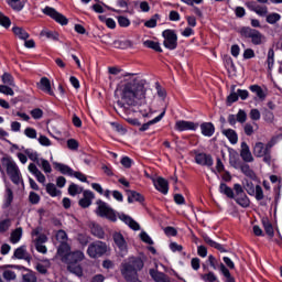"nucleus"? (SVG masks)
<instances>
[{"mask_svg": "<svg viewBox=\"0 0 282 282\" xmlns=\"http://www.w3.org/2000/svg\"><path fill=\"white\" fill-rule=\"evenodd\" d=\"M123 82L119 84L115 94L120 97L117 105L121 109L128 107H142L147 105V87L135 77V74H126Z\"/></svg>", "mask_w": 282, "mask_h": 282, "instance_id": "nucleus-1", "label": "nucleus"}, {"mask_svg": "<svg viewBox=\"0 0 282 282\" xmlns=\"http://www.w3.org/2000/svg\"><path fill=\"white\" fill-rule=\"evenodd\" d=\"M24 153L29 158V160H31V162H35V163H30L28 166L31 175H33L40 184H45L46 182L45 175H50V173H52V164H50V161L41 158V154L33 149H25ZM39 167L45 174H43V172H41Z\"/></svg>", "mask_w": 282, "mask_h": 282, "instance_id": "nucleus-2", "label": "nucleus"}, {"mask_svg": "<svg viewBox=\"0 0 282 282\" xmlns=\"http://www.w3.org/2000/svg\"><path fill=\"white\" fill-rule=\"evenodd\" d=\"M62 261L67 264L68 272L75 274L76 276H83V267H80V261L85 259V252L80 250L76 251H64L59 253Z\"/></svg>", "mask_w": 282, "mask_h": 282, "instance_id": "nucleus-3", "label": "nucleus"}, {"mask_svg": "<svg viewBox=\"0 0 282 282\" xmlns=\"http://www.w3.org/2000/svg\"><path fill=\"white\" fill-rule=\"evenodd\" d=\"M2 162L7 169V174L9 175L11 182L19 186L20 188H25V184L23 183V177H21V170H19V165L14 161H10L6 158L2 159Z\"/></svg>", "mask_w": 282, "mask_h": 282, "instance_id": "nucleus-4", "label": "nucleus"}, {"mask_svg": "<svg viewBox=\"0 0 282 282\" xmlns=\"http://www.w3.org/2000/svg\"><path fill=\"white\" fill-rule=\"evenodd\" d=\"M96 204H97L96 215H98V217H105L110 221H118V215H116V210H113V208H111L109 204L100 199H98Z\"/></svg>", "mask_w": 282, "mask_h": 282, "instance_id": "nucleus-5", "label": "nucleus"}, {"mask_svg": "<svg viewBox=\"0 0 282 282\" xmlns=\"http://www.w3.org/2000/svg\"><path fill=\"white\" fill-rule=\"evenodd\" d=\"M240 34L241 36H245V39H250L253 45H262V43H265V35L260 33L257 29L243 26L240 30Z\"/></svg>", "mask_w": 282, "mask_h": 282, "instance_id": "nucleus-6", "label": "nucleus"}, {"mask_svg": "<svg viewBox=\"0 0 282 282\" xmlns=\"http://www.w3.org/2000/svg\"><path fill=\"white\" fill-rule=\"evenodd\" d=\"M107 242L97 240L91 242L87 248V254L90 259H100L104 254H107Z\"/></svg>", "mask_w": 282, "mask_h": 282, "instance_id": "nucleus-7", "label": "nucleus"}, {"mask_svg": "<svg viewBox=\"0 0 282 282\" xmlns=\"http://www.w3.org/2000/svg\"><path fill=\"white\" fill-rule=\"evenodd\" d=\"M271 149V143L263 144V142H257L253 147V155H256V158H263V162L270 165L272 162V156L270 155Z\"/></svg>", "mask_w": 282, "mask_h": 282, "instance_id": "nucleus-8", "label": "nucleus"}, {"mask_svg": "<svg viewBox=\"0 0 282 282\" xmlns=\"http://www.w3.org/2000/svg\"><path fill=\"white\" fill-rule=\"evenodd\" d=\"M234 191L236 193V203L238 206H241V208H250V198L248 195H246L243 186H241L239 183H236L234 185Z\"/></svg>", "mask_w": 282, "mask_h": 282, "instance_id": "nucleus-9", "label": "nucleus"}, {"mask_svg": "<svg viewBox=\"0 0 282 282\" xmlns=\"http://www.w3.org/2000/svg\"><path fill=\"white\" fill-rule=\"evenodd\" d=\"M43 14H46V17H50L53 19V21H56V23H59V25H67L69 23V20L67 17L63 15L61 12L56 11V9L52 7H45L43 9Z\"/></svg>", "mask_w": 282, "mask_h": 282, "instance_id": "nucleus-10", "label": "nucleus"}, {"mask_svg": "<svg viewBox=\"0 0 282 282\" xmlns=\"http://www.w3.org/2000/svg\"><path fill=\"white\" fill-rule=\"evenodd\" d=\"M163 45L166 50H177V34L173 30H165L162 33Z\"/></svg>", "mask_w": 282, "mask_h": 282, "instance_id": "nucleus-11", "label": "nucleus"}, {"mask_svg": "<svg viewBox=\"0 0 282 282\" xmlns=\"http://www.w3.org/2000/svg\"><path fill=\"white\" fill-rule=\"evenodd\" d=\"M56 239L59 241L61 246L57 250L58 254H63L64 252H69L72 250V247L67 245V232L65 230L61 229L56 232Z\"/></svg>", "mask_w": 282, "mask_h": 282, "instance_id": "nucleus-12", "label": "nucleus"}, {"mask_svg": "<svg viewBox=\"0 0 282 282\" xmlns=\"http://www.w3.org/2000/svg\"><path fill=\"white\" fill-rule=\"evenodd\" d=\"M175 131L184 132V131H195L199 129V123H195L193 121L186 120H177L174 126Z\"/></svg>", "mask_w": 282, "mask_h": 282, "instance_id": "nucleus-13", "label": "nucleus"}, {"mask_svg": "<svg viewBox=\"0 0 282 282\" xmlns=\"http://www.w3.org/2000/svg\"><path fill=\"white\" fill-rule=\"evenodd\" d=\"M112 239L119 249L121 257H124V254H127V240L124 239V236H122L120 232H115L112 235Z\"/></svg>", "mask_w": 282, "mask_h": 282, "instance_id": "nucleus-14", "label": "nucleus"}, {"mask_svg": "<svg viewBox=\"0 0 282 282\" xmlns=\"http://www.w3.org/2000/svg\"><path fill=\"white\" fill-rule=\"evenodd\" d=\"M96 195L90 189H86L83 192V198L79 199L78 204L80 208H89L91 206Z\"/></svg>", "mask_w": 282, "mask_h": 282, "instance_id": "nucleus-15", "label": "nucleus"}, {"mask_svg": "<svg viewBox=\"0 0 282 282\" xmlns=\"http://www.w3.org/2000/svg\"><path fill=\"white\" fill-rule=\"evenodd\" d=\"M195 162L199 166H213L214 164L213 156L207 153H197L195 155Z\"/></svg>", "mask_w": 282, "mask_h": 282, "instance_id": "nucleus-16", "label": "nucleus"}, {"mask_svg": "<svg viewBox=\"0 0 282 282\" xmlns=\"http://www.w3.org/2000/svg\"><path fill=\"white\" fill-rule=\"evenodd\" d=\"M153 185L159 193H162V195H169V181L164 177H158L156 180H153Z\"/></svg>", "mask_w": 282, "mask_h": 282, "instance_id": "nucleus-17", "label": "nucleus"}, {"mask_svg": "<svg viewBox=\"0 0 282 282\" xmlns=\"http://www.w3.org/2000/svg\"><path fill=\"white\" fill-rule=\"evenodd\" d=\"M118 217L121 221H123V224L129 226V228H131V230H140V224H138V221L133 220V218H131V216L121 213V214H118Z\"/></svg>", "mask_w": 282, "mask_h": 282, "instance_id": "nucleus-18", "label": "nucleus"}, {"mask_svg": "<svg viewBox=\"0 0 282 282\" xmlns=\"http://www.w3.org/2000/svg\"><path fill=\"white\" fill-rule=\"evenodd\" d=\"M240 158L243 160V162H254L252 152H250V147L245 141L241 143Z\"/></svg>", "mask_w": 282, "mask_h": 282, "instance_id": "nucleus-19", "label": "nucleus"}, {"mask_svg": "<svg viewBox=\"0 0 282 282\" xmlns=\"http://www.w3.org/2000/svg\"><path fill=\"white\" fill-rule=\"evenodd\" d=\"M39 89L44 91V94H48V96H54V90H52V83L47 77H42L40 83L37 84Z\"/></svg>", "mask_w": 282, "mask_h": 282, "instance_id": "nucleus-20", "label": "nucleus"}, {"mask_svg": "<svg viewBox=\"0 0 282 282\" xmlns=\"http://www.w3.org/2000/svg\"><path fill=\"white\" fill-rule=\"evenodd\" d=\"M149 274L155 282H171V278L158 269H150Z\"/></svg>", "mask_w": 282, "mask_h": 282, "instance_id": "nucleus-21", "label": "nucleus"}, {"mask_svg": "<svg viewBox=\"0 0 282 282\" xmlns=\"http://www.w3.org/2000/svg\"><path fill=\"white\" fill-rule=\"evenodd\" d=\"M200 133L205 138H213L215 135V124L213 122H203L200 124Z\"/></svg>", "mask_w": 282, "mask_h": 282, "instance_id": "nucleus-22", "label": "nucleus"}, {"mask_svg": "<svg viewBox=\"0 0 282 282\" xmlns=\"http://www.w3.org/2000/svg\"><path fill=\"white\" fill-rule=\"evenodd\" d=\"M13 257L15 259L28 261V263H30V261L32 259V258H30V253H28V249L25 248V246H21V247L17 248L13 253Z\"/></svg>", "mask_w": 282, "mask_h": 282, "instance_id": "nucleus-23", "label": "nucleus"}, {"mask_svg": "<svg viewBox=\"0 0 282 282\" xmlns=\"http://www.w3.org/2000/svg\"><path fill=\"white\" fill-rule=\"evenodd\" d=\"M53 166L56 171H59L62 175H68V177H72V175H74V169L69 167V165L53 162Z\"/></svg>", "mask_w": 282, "mask_h": 282, "instance_id": "nucleus-24", "label": "nucleus"}, {"mask_svg": "<svg viewBox=\"0 0 282 282\" xmlns=\"http://www.w3.org/2000/svg\"><path fill=\"white\" fill-rule=\"evenodd\" d=\"M12 202H14V193L12 192L10 186L8 184H6L3 208H10V206H12Z\"/></svg>", "mask_w": 282, "mask_h": 282, "instance_id": "nucleus-25", "label": "nucleus"}, {"mask_svg": "<svg viewBox=\"0 0 282 282\" xmlns=\"http://www.w3.org/2000/svg\"><path fill=\"white\" fill-rule=\"evenodd\" d=\"M203 239H204L205 243H207V246H210V248H215L216 250H218L220 252H228V250L226 249V247H224V245L210 239L208 237V235L203 236Z\"/></svg>", "mask_w": 282, "mask_h": 282, "instance_id": "nucleus-26", "label": "nucleus"}, {"mask_svg": "<svg viewBox=\"0 0 282 282\" xmlns=\"http://www.w3.org/2000/svg\"><path fill=\"white\" fill-rule=\"evenodd\" d=\"M223 135H226L227 140H229L230 144H237L239 142V135L237 131L232 129H225L223 130Z\"/></svg>", "mask_w": 282, "mask_h": 282, "instance_id": "nucleus-27", "label": "nucleus"}, {"mask_svg": "<svg viewBox=\"0 0 282 282\" xmlns=\"http://www.w3.org/2000/svg\"><path fill=\"white\" fill-rule=\"evenodd\" d=\"M166 111L161 112L159 116H156L154 119L148 121L147 123H143L141 126V128L139 129V131H149L150 127L152 124H158V122H160L162 120V118H164Z\"/></svg>", "mask_w": 282, "mask_h": 282, "instance_id": "nucleus-28", "label": "nucleus"}, {"mask_svg": "<svg viewBox=\"0 0 282 282\" xmlns=\"http://www.w3.org/2000/svg\"><path fill=\"white\" fill-rule=\"evenodd\" d=\"M12 32L18 39L21 41H28L30 39V33L25 31V29L20 26H13Z\"/></svg>", "mask_w": 282, "mask_h": 282, "instance_id": "nucleus-29", "label": "nucleus"}, {"mask_svg": "<svg viewBox=\"0 0 282 282\" xmlns=\"http://www.w3.org/2000/svg\"><path fill=\"white\" fill-rule=\"evenodd\" d=\"M43 186H45L46 188V193L51 196V197H61L62 193L61 189H58L56 187V185H54V183H48L45 185V183L43 184Z\"/></svg>", "mask_w": 282, "mask_h": 282, "instance_id": "nucleus-30", "label": "nucleus"}, {"mask_svg": "<svg viewBox=\"0 0 282 282\" xmlns=\"http://www.w3.org/2000/svg\"><path fill=\"white\" fill-rule=\"evenodd\" d=\"M23 237V228L19 227L11 232L10 242L19 243Z\"/></svg>", "mask_w": 282, "mask_h": 282, "instance_id": "nucleus-31", "label": "nucleus"}, {"mask_svg": "<svg viewBox=\"0 0 282 282\" xmlns=\"http://www.w3.org/2000/svg\"><path fill=\"white\" fill-rule=\"evenodd\" d=\"M239 171H241L246 177H249L250 180H257V174L252 169H250V165L243 163Z\"/></svg>", "mask_w": 282, "mask_h": 282, "instance_id": "nucleus-32", "label": "nucleus"}, {"mask_svg": "<svg viewBox=\"0 0 282 282\" xmlns=\"http://www.w3.org/2000/svg\"><path fill=\"white\" fill-rule=\"evenodd\" d=\"M250 91L252 94H256V96L259 98V100H265V91H263V88L259 85H251L249 86Z\"/></svg>", "mask_w": 282, "mask_h": 282, "instance_id": "nucleus-33", "label": "nucleus"}, {"mask_svg": "<svg viewBox=\"0 0 282 282\" xmlns=\"http://www.w3.org/2000/svg\"><path fill=\"white\" fill-rule=\"evenodd\" d=\"M229 164H230V166H232V169H236V171H239L241 169L243 162H241V159H239V155L231 154L229 156Z\"/></svg>", "mask_w": 282, "mask_h": 282, "instance_id": "nucleus-34", "label": "nucleus"}, {"mask_svg": "<svg viewBox=\"0 0 282 282\" xmlns=\"http://www.w3.org/2000/svg\"><path fill=\"white\" fill-rule=\"evenodd\" d=\"M219 192L229 199H235V191H232L226 183H221L219 186Z\"/></svg>", "mask_w": 282, "mask_h": 282, "instance_id": "nucleus-35", "label": "nucleus"}, {"mask_svg": "<svg viewBox=\"0 0 282 282\" xmlns=\"http://www.w3.org/2000/svg\"><path fill=\"white\" fill-rule=\"evenodd\" d=\"M8 6L12 8L15 12H21L23 8H25V3H23L21 0H6Z\"/></svg>", "mask_w": 282, "mask_h": 282, "instance_id": "nucleus-36", "label": "nucleus"}, {"mask_svg": "<svg viewBox=\"0 0 282 282\" xmlns=\"http://www.w3.org/2000/svg\"><path fill=\"white\" fill-rule=\"evenodd\" d=\"M91 235L94 237H97L98 239H105V230H102V227L100 225L94 224L90 228Z\"/></svg>", "mask_w": 282, "mask_h": 282, "instance_id": "nucleus-37", "label": "nucleus"}, {"mask_svg": "<svg viewBox=\"0 0 282 282\" xmlns=\"http://www.w3.org/2000/svg\"><path fill=\"white\" fill-rule=\"evenodd\" d=\"M144 47H148L149 50H154V52L162 53V46H160V42H155L153 40H147L143 42Z\"/></svg>", "mask_w": 282, "mask_h": 282, "instance_id": "nucleus-38", "label": "nucleus"}, {"mask_svg": "<svg viewBox=\"0 0 282 282\" xmlns=\"http://www.w3.org/2000/svg\"><path fill=\"white\" fill-rule=\"evenodd\" d=\"M207 261H208L210 268H213V270H220V272H221V265H226L225 263L219 262V260H217V258H215V256H213V254L208 256Z\"/></svg>", "mask_w": 282, "mask_h": 282, "instance_id": "nucleus-39", "label": "nucleus"}, {"mask_svg": "<svg viewBox=\"0 0 282 282\" xmlns=\"http://www.w3.org/2000/svg\"><path fill=\"white\" fill-rule=\"evenodd\" d=\"M85 191H83V187L78 186L76 183H72L68 186V194L72 197H76V195H80V193H84Z\"/></svg>", "mask_w": 282, "mask_h": 282, "instance_id": "nucleus-40", "label": "nucleus"}, {"mask_svg": "<svg viewBox=\"0 0 282 282\" xmlns=\"http://www.w3.org/2000/svg\"><path fill=\"white\" fill-rule=\"evenodd\" d=\"M262 225L265 230V234L269 237H274V227H272V224L270 223V220L268 218L262 219Z\"/></svg>", "mask_w": 282, "mask_h": 282, "instance_id": "nucleus-41", "label": "nucleus"}, {"mask_svg": "<svg viewBox=\"0 0 282 282\" xmlns=\"http://www.w3.org/2000/svg\"><path fill=\"white\" fill-rule=\"evenodd\" d=\"M41 36H45L46 39H50V41H58V32L56 31H47L43 30L41 32Z\"/></svg>", "mask_w": 282, "mask_h": 282, "instance_id": "nucleus-42", "label": "nucleus"}, {"mask_svg": "<svg viewBox=\"0 0 282 282\" xmlns=\"http://www.w3.org/2000/svg\"><path fill=\"white\" fill-rule=\"evenodd\" d=\"M267 65L269 72H272V69L274 68V50L272 48L268 51Z\"/></svg>", "mask_w": 282, "mask_h": 282, "instance_id": "nucleus-43", "label": "nucleus"}, {"mask_svg": "<svg viewBox=\"0 0 282 282\" xmlns=\"http://www.w3.org/2000/svg\"><path fill=\"white\" fill-rule=\"evenodd\" d=\"M245 191L248 193V195L253 196L254 195V191L257 189V187H254V183H252L251 181L246 180L243 182V187Z\"/></svg>", "mask_w": 282, "mask_h": 282, "instance_id": "nucleus-44", "label": "nucleus"}, {"mask_svg": "<svg viewBox=\"0 0 282 282\" xmlns=\"http://www.w3.org/2000/svg\"><path fill=\"white\" fill-rule=\"evenodd\" d=\"M0 25L8 30L10 25H12V21L8 15L3 14V12H0Z\"/></svg>", "mask_w": 282, "mask_h": 282, "instance_id": "nucleus-45", "label": "nucleus"}, {"mask_svg": "<svg viewBox=\"0 0 282 282\" xmlns=\"http://www.w3.org/2000/svg\"><path fill=\"white\" fill-rule=\"evenodd\" d=\"M221 274L225 276L224 282H236L235 278L230 274V270L226 265H221Z\"/></svg>", "mask_w": 282, "mask_h": 282, "instance_id": "nucleus-46", "label": "nucleus"}, {"mask_svg": "<svg viewBox=\"0 0 282 282\" xmlns=\"http://www.w3.org/2000/svg\"><path fill=\"white\" fill-rule=\"evenodd\" d=\"M267 23H269L270 25H274V23H276L278 21H281V14L279 13H270L267 14Z\"/></svg>", "mask_w": 282, "mask_h": 282, "instance_id": "nucleus-47", "label": "nucleus"}, {"mask_svg": "<svg viewBox=\"0 0 282 282\" xmlns=\"http://www.w3.org/2000/svg\"><path fill=\"white\" fill-rule=\"evenodd\" d=\"M24 135H25L26 138H29L30 140H36V138H37L39 134H37V132H36V129L28 127V128H25V130H24Z\"/></svg>", "mask_w": 282, "mask_h": 282, "instance_id": "nucleus-48", "label": "nucleus"}, {"mask_svg": "<svg viewBox=\"0 0 282 282\" xmlns=\"http://www.w3.org/2000/svg\"><path fill=\"white\" fill-rule=\"evenodd\" d=\"M11 226H12V220L10 218H7L0 221V232H8Z\"/></svg>", "mask_w": 282, "mask_h": 282, "instance_id": "nucleus-49", "label": "nucleus"}, {"mask_svg": "<svg viewBox=\"0 0 282 282\" xmlns=\"http://www.w3.org/2000/svg\"><path fill=\"white\" fill-rule=\"evenodd\" d=\"M37 278L36 274L32 271H29L28 273H24L22 275V282H36Z\"/></svg>", "mask_w": 282, "mask_h": 282, "instance_id": "nucleus-50", "label": "nucleus"}, {"mask_svg": "<svg viewBox=\"0 0 282 282\" xmlns=\"http://www.w3.org/2000/svg\"><path fill=\"white\" fill-rule=\"evenodd\" d=\"M2 83L9 85V87H14V78L9 73L2 75Z\"/></svg>", "mask_w": 282, "mask_h": 282, "instance_id": "nucleus-51", "label": "nucleus"}, {"mask_svg": "<svg viewBox=\"0 0 282 282\" xmlns=\"http://www.w3.org/2000/svg\"><path fill=\"white\" fill-rule=\"evenodd\" d=\"M117 21H118L120 28H129V25H131V20H129V18H127L124 15H119L117 18Z\"/></svg>", "mask_w": 282, "mask_h": 282, "instance_id": "nucleus-52", "label": "nucleus"}, {"mask_svg": "<svg viewBox=\"0 0 282 282\" xmlns=\"http://www.w3.org/2000/svg\"><path fill=\"white\" fill-rule=\"evenodd\" d=\"M155 89H156V94H158L159 98L164 100L166 98V89H164V87H162V85H160V83H155Z\"/></svg>", "mask_w": 282, "mask_h": 282, "instance_id": "nucleus-53", "label": "nucleus"}, {"mask_svg": "<svg viewBox=\"0 0 282 282\" xmlns=\"http://www.w3.org/2000/svg\"><path fill=\"white\" fill-rule=\"evenodd\" d=\"M2 276L6 281H14V279H17V273L12 270H4Z\"/></svg>", "mask_w": 282, "mask_h": 282, "instance_id": "nucleus-54", "label": "nucleus"}, {"mask_svg": "<svg viewBox=\"0 0 282 282\" xmlns=\"http://www.w3.org/2000/svg\"><path fill=\"white\" fill-rule=\"evenodd\" d=\"M37 142L41 147H52V140L43 134L37 138Z\"/></svg>", "mask_w": 282, "mask_h": 282, "instance_id": "nucleus-55", "label": "nucleus"}, {"mask_svg": "<svg viewBox=\"0 0 282 282\" xmlns=\"http://www.w3.org/2000/svg\"><path fill=\"white\" fill-rule=\"evenodd\" d=\"M29 202L30 204L36 205L41 202V196L36 192H30Z\"/></svg>", "mask_w": 282, "mask_h": 282, "instance_id": "nucleus-56", "label": "nucleus"}, {"mask_svg": "<svg viewBox=\"0 0 282 282\" xmlns=\"http://www.w3.org/2000/svg\"><path fill=\"white\" fill-rule=\"evenodd\" d=\"M140 239L143 241V243H148V246H153V239H151V236L147 234V231H141Z\"/></svg>", "mask_w": 282, "mask_h": 282, "instance_id": "nucleus-57", "label": "nucleus"}, {"mask_svg": "<svg viewBox=\"0 0 282 282\" xmlns=\"http://www.w3.org/2000/svg\"><path fill=\"white\" fill-rule=\"evenodd\" d=\"M254 12L258 17H268V7L258 4Z\"/></svg>", "mask_w": 282, "mask_h": 282, "instance_id": "nucleus-58", "label": "nucleus"}, {"mask_svg": "<svg viewBox=\"0 0 282 282\" xmlns=\"http://www.w3.org/2000/svg\"><path fill=\"white\" fill-rule=\"evenodd\" d=\"M263 120L264 122H269L270 124H272V122H274V112L265 110L263 113Z\"/></svg>", "mask_w": 282, "mask_h": 282, "instance_id": "nucleus-59", "label": "nucleus"}, {"mask_svg": "<svg viewBox=\"0 0 282 282\" xmlns=\"http://www.w3.org/2000/svg\"><path fill=\"white\" fill-rule=\"evenodd\" d=\"M0 94H4V96H14V90L7 85H0Z\"/></svg>", "mask_w": 282, "mask_h": 282, "instance_id": "nucleus-60", "label": "nucleus"}, {"mask_svg": "<svg viewBox=\"0 0 282 282\" xmlns=\"http://www.w3.org/2000/svg\"><path fill=\"white\" fill-rule=\"evenodd\" d=\"M77 240L79 241L80 246H83L85 248V246H87V243H89V236H87L85 234H79L77 236Z\"/></svg>", "mask_w": 282, "mask_h": 282, "instance_id": "nucleus-61", "label": "nucleus"}, {"mask_svg": "<svg viewBox=\"0 0 282 282\" xmlns=\"http://www.w3.org/2000/svg\"><path fill=\"white\" fill-rule=\"evenodd\" d=\"M239 100V95L237 91H231L230 95L227 97V105H232Z\"/></svg>", "mask_w": 282, "mask_h": 282, "instance_id": "nucleus-62", "label": "nucleus"}, {"mask_svg": "<svg viewBox=\"0 0 282 282\" xmlns=\"http://www.w3.org/2000/svg\"><path fill=\"white\" fill-rule=\"evenodd\" d=\"M202 279L205 282H215V281H217V275H215L213 272H208L206 274H203Z\"/></svg>", "mask_w": 282, "mask_h": 282, "instance_id": "nucleus-63", "label": "nucleus"}, {"mask_svg": "<svg viewBox=\"0 0 282 282\" xmlns=\"http://www.w3.org/2000/svg\"><path fill=\"white\" fill-rule=\"evenodd\" d=\"M31 116L34 120H41L43 118V111L40 108L31 110Z\"/></svg>", "mask_w": 282, "mask_h": 282, "instance_id": "nucleus-64", "label": "nucleus"}]
</instances>
